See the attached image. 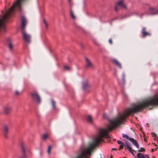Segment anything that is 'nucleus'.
Returning <instances> with one entry per match:
<instances>
[{"instance_id":"nucleus-1","label":"nucleus","mask_w":158,"mask_h":158,"mask_svg":"<svg viewBox=\"0 0 158 158\" xmlns=\"http://www.w3.org/2000/svg\"><path fill=\"white\" fill-rule=\"evenodd\" d=\"M158 105V94L150 98L135 105L132 108L125 110L122 114H120L115 118L109 119V124L107 128L118 127L126 121V119L132 113H136L140 111L144 108L149 106Z\"/></svg>"},{"instance_id":"nucleus-2","label":"nucleus","mask_w":158,"mask_h":158,"mask_svg":"<svg viewBox=\"0 0 158 158\" xmlns=\"http://www.w3.org/2000/svg\"><path fill=\"white\" fill-rule=\"evenodd\" d=\"M32 99L37 103L40 102V97L38 93L35 91H32L31 93Z\"/></svg>"},{"instance_id":"nucleus-3","label":"nucleus","mask_w":158,"mask_h":158,"mask_svg":"<svg viewBox=\"0 0 158 158\" xmlns=\"http://www.w3.org/2000/svg\"><path fill=\"white\" fill-rule=\"evenodd\" d=\"M85 68L86 69H93L94 68V66L90 59L87 57L85 58Z\"/></svg>"},{"instance_id":"nucleus-4","label":"nucleus","mask_w":158,"mask_h":158,"mask_svg":"<svg viewBox=\"0 0 158 158\" xmlns=\"http://www.w3.org/2000/svg\"><path fill=\"white\" fill-rule=\"evenodd\" d=\"M2 113L5 115H8L10 114L11 110V108L7 106H4L2 107Z\"/></svg>"},{"instance_id":"nucleus-5","label":"nucleus","mask_w":158,"mask_h":158,"mask_svg":"<svg viewBox=\"0 0 158 158\" xmlns=\"http://www.w3.org/2000/svg\"><path fill=\"white\" fill-rule=\"evenodd\" d=\"M22 34L24 40L25 42L29 43L30 41L31 36L26 31H22Z\"/></svg>"},{"instance_id":"nucleus-6","label":"nucleus","mask_w":158,"mask_h":158,"mask_svg":"<svg viewBox=\"0 0 158 158\" xmlns=\"http://www.w3.org/2000/svg\"><path fill=\"white\" fill-rule=\"evenodd\" d=\"M21 31H25V28L27 23V21L24 16L21 17Z\"/></svg>"},{"instance_id":"nucleus-7","label":"nucleus","mask_w":158,"mask_h":158,"mask_svg":"<svg viewBox=\"0 0 158 158\" xmlns=\"http://www.w3.org/2000/svg\"><path fill=\"white\" fill-rule=\"evenodd\" d=\"M122 136L123 138H126L130 141L137 148H139L138 144L135 140L130 137L127 135L123 134L122 135Z\"/></svg>"},{"instance_id":"nucleus-8","label":"nucleus","mask_w":158,"mask_h":158,"mask_svg":"<svg viewBox=\"0 0 158 158\" xmlns=\"http://www.w3.org/2000/svg\"><path fill=\"white\" fill-rule=\"evenodd\" d=\"M83 87L84 90L85 91H89L91 87V85L87 81H85L83 83Z\"/></svg>"},{"instance_id":"nucleus-9","label":"nucleus","mask_w":158,"mask_h":158,"mask_svg":"<svg viewBox=\"0 0 158 158\" xmlns=\"http://www.w3.org/2000/svg\"><path fill=\"white\" fill-rule=\"evenodd\" d=\"M124 0H119L117 2V5L120 6L122 8L124 9H127L126 5L124 3Z\"/></svg>"},{"instance_id":"nucleus-10","label":"nucleus","mask_w":158,"mask_h":158,"mask_svg":"<svg viewBox=\"0 0 158 158\" xmlns=\"http://www.w3.org/2000/svg\"><path fill=\"white\" fill-rule=\"evenodd\" d=\"M142 33L143 37L151 35V34L147 32L146 31V29L145 28H143Z\"/></svg>"},{"instance_id":"nucleus-11","label":"nucleus","mask_w":158,"mask_h":158,"mask_svg":"<svg viewBox=\"0 0 158 158\" xmlns=\"http://www.w3.org/2000/svg\"><path fill=\"white\" fill-rule=\"evenodd\" d=\"M86 120L88 122L90 123H92L93 122L92 117L90 115H88L86 116Z\"/></svg>"},{"instance_id":"nucleus-12","label":"nucleus","mask_w":158,"mask_h":158,"mask_svg":"<svg viewBox=\"0 0 158 158\" xmlns=\"http://www.w3.org/2000/svg\"><path fill=\"white\" fill-rule=\"evenodd\" d=\"M126 146L127 149L131 153V154L133 155H134V152H135V151L132 149L130 147L129 144L126 143Z\"/></svg>"},{"instance_id":"nucleus-13","label":"nucleus","mask_w":158,"mask_h":158,"mask_svg":"<svg viewBox=\"0 0 158 158\" xmlns=\"http://www.w3.org/2000/svg\"><path fill=\"white\" fill-rule=\"evenodd\" d=\"M137 156L139 158H149L148 156L147 155L145 156L143 154L141 153H137Z\"/></svg>"},{"instance_id":"nucleus-14","label":"nucleus","mask_w":158,"mask_h":158,"mask_svg":"<svg viewBox=\"0 0 158 158\" xmlns=\"http://www.w3.org/2000/svg\"><path fill=\"white\" fill-rule=\"evenodd\" d=\"M113 63L116 65L118 66L120 68H121V66L120 63L116 59H114L112 60Z\"/></svg>"},{"instance_id":"nucleus-15","label":"nucleus","mask_w":158,"mask_h":158,"mask_svg":"<svg viewBox=\"0 0 158 158\" xmlns=\"http://www.w3.org/2000/svg\"><path fill=\"white\" fill-rule=\"evenodd\" d=\"M117 142L118 144H120V146L119 147V148H118V149L120 150L123 148L124 145V143L120 140H118Z\"/></svg>"},{"instance_id":"nucleus-16","label":"nucleus","mask_w":158,"mask_h":158,"mask_svg":"<svg viewBox=\"0 0 158 158\" xmlns=\"http://www.w3.org/2000/svg\"><path fill=\"white\" fill-rule=\"evenodd\" d=\"M69 5L70 8H71L73 5V3L72 0H68Z\"/></svg>"},{"instance_id":"nucleus-17","label":"nucleus","mask_w":158,"mask_h":158,"mask_svg":"<svg viewBox=\"0 0 158 158\" xmlns=\"http://www.w3.org/2000/svg\"><path fill=\"white\" fill-rule=\"evenodd\" d=\"M9 47L10 49L12 50L13 49V45L12 43L11 42H10L9 44Z\"/></svg>"},{"instance_id":"nucleus-18","label":"nucleus","mask_w":158,"mask_h":158,"mask_svg":"<svg viewBox=\"0 0 158 158\" xmlns=\"http://www.w3.org/2000/svg\"><path fill=\"white\" fill-rule=\"evenodd\" d=\"M43 22L45 24L46 28H48V22L45 19H44Z\"/></svg>"},{"instance_id":"nucleus-19","label":"nucleus","mask_w":158,"mask_h":158,"mask_svg":"<svg viewBox=\"0 0 158 158\" xmlns=\"http://www.w3.org/2000/svg\"><path fill=\"white\" fill-rule=\"evenodd\" d=\"M71 15L72 18L73 19H75L76 18V17L74 15V14L73 13V11L71 10L70 11Z\"/></svg>"},{"instance_id":"nucleus-20","label":"nucleus","mask_w":158,"mask_h":158,"mask_svg":"<svg viewBox=\"0 0 158 158\" xmlns=\"http://www.w3.org/2000/svg\"><path fill=\"white\" fill-rule=\"evenodd\" d=\"M118 5H117V3H116V4L115 5L114 9L115 11L116 12H118V11L119 10V8L118 6Z\"/></svg>"},{"instance_id":"nucleus-21","label":"nucleus","mask_w":158,"mask_h":158,"mask_svg":"<svg viewBox=\"0 0 158 158\" xmlns=\"http://www.w3.org/2000/svg\"><path fill=\"white\" fill-rule=\"evenodd\" d=\"M48 136V135L46 134H44L43 135V138L44 139H45Z\"/></svg>"},{"instance_id":"nucleus-22","label":"nucleus","mask_w":158,"mask_h":158,"mask_svg":"<svg viewBox=\"0 0 158 158\" xmlns=\"http://www.w3.org/2000/svg\"><path fill=\"white\" fill-rule=\"evenodd\" d=\"M149 10L152 11H155L156 10V8L153 7L151 6L149 8Z\"/></svg>"},{"instance_id":"nucleus-23","label":"nucleus","mask_w":158,"mask_h":158,"mask_svg":"<svg viewBox=\"0 0 158 158\" xmlns=\"http://www.w3.org/2000/svg\"><path fill=\"white\" fill-rule=\"evenodd\" d=\"M64 68L65 70H69L70 69V68L69 67L66 65L64 66Z\"/></svg>"},{"instance_id":"nucleus-24","label":"nucleus","mask_w":158,"mask_h":158,"mask_svg":"<svg viewBox=\"0 0 158 158\" xmlns=\"http://www.w3.org/2000/svg\"><path fill=\"white\" fill-rule=\"evenodd\" d=\"M8 131V129H4L3 132L4 133L5 135H6V134Z\"/></svg>"},{"instance_id":"nucleus-25","label":"nucleus","mask_w":158,"mask_h":158,"mask_svg":"<svg viewBox=\"0 0 158 158\" xmlns=\"http://www.w3.org/2000/svg\"><path fill=\"white\" fill-rule=\"evenodd\" d=\"M51 149V147L50 146H49L48 147V154H50V151Z\"/></svg>"},{"instance_id":"nucleus-26","label":"nucleus","mask_w":158,"mask_h":158,"mask_svg":"<svg viewBox=\"0 0 158 158\" xmlns=\"http://www.w3.org/2000/svg\"><path fill=\"white\" fill-rule=\"evenodd\" d=\"M15 95H17V96H18L20 94L18 90H16L15 92Z\"/></svg>"},{"instance_id":"nucleus-27","label":"nucleus","mask_w":158,"mask_h":158,"mask_svg":"<svg viewBox=\"0 0 158 158\" xmlns=\"http://www.w3.org/2000/svg\"><path fill=\"white\" fill-rule=\"evenodd\" d=\"M52 103L53 108H55V102L54 101H52Z\"/></svg>"},{"instance_id":"nucleus-28","label":"nucleus","mask_w":158,"mask_h":158,"mask_svg":"<svg viewBox=\"0 0 158 158\" xmlns=\"http://www.w3.org/2000/svg\"><path fill=\"white\" fill-rule=\"evenodd\" d=\"M79 45L81 48H84L85 46H84V44L83 43H80Z\"/></svg>"},{"instance_id":"nucleus-29","label":"nucleus","mask_w":158,"mask_h":158,"mask_svg":"<svg viewBox=\"0 0 158 158\" xmlns=\"http://www.w3.org/2000/svg\"><path fill=\"white\" fill-rule=\"evenodd\" d=\"M94 43L97 46H99V44L98 43V42L96 41V40H94Z\"/></svg>"},{"instance_id":"nucleus-30","label":"nucleus","mask_w":158,"mask_h":158,"mask_svg":"<svg viewBox=\"0 0 158 158\" xmlns=\"http://www.w3.org/2000/svg\"><path fill=\"white\" fill-rule=\"evenodd\" d=\"M139 152H143L144 151V149L143 148H141L139 150H138Z\"/></svg>"},{"instance_id":"nucleus-31","label":"nucleus","mask_w":158,"mask_h":158,"mask_svg":"<svg viewBox=\"0 0 158 158\" xmlns=\"http://www.w3.org/2000/svg\"><path fill=\"white\" fill-rule=\"evenodd\" d=\"M3 127L4 128H7L8 127L7 125L4 124L3 125Z\"/></svg>"},{"instance_id":"nucleus-32","label":"nucleus","mask_w":158,"mask_h":158,"mask_svg":"<svg viewBox=\"0 0 158 158\" xmlns=\"http://www.w3.org/2000/svg\"><path fill=\"white\" fill-rule=\"evenodd\" d=\"M125 82V79L124 77H123L122 79V83H124Z\"/></svg>"},{"instance_id":"nucleus-33","label":"nucleus","mask_w":158,"mask_h":158,"mask_svg":"<svg viewBox=\"0 0 158 158\" xmlns=\"http://www.w3.org/2000/svg\"><path fill=\"white\" fill-rule=\"evenodd\" d=\"M109 42L110 44H112V41L111 39H110L109 40Z\"/></svg>"},{"instance_id":"nucleus-34","label":"nucleus","mask_w":158,"mask_h":158,"mask_svg":"<svg viewBox=\"0 0 158 158\" xmlns=\"http://www.w3.org/2000/svg\"><path fill=\"white\" fill-rule=\"evenodd\" d=\"M152 135H153V136H156V135L155 133H153Z\"/></svg>"},{"instance_id":"nucleus-35","label":"nucleus","mask_w":158,"mask_h":158,"mask_svg":"<svg viewBox=\"0 0 158 158\" xmlns=\"http://www.w3.org/2000/svg\"><path fill=\"white\" fill-rule=\"evenodd\" d=\"M112 150H116V148H113Z\"/></svg>"},{"instance_id":"nucleus-36","label":"nucleus","mask_w":158,"mask_h":158,"mask_svg":"<svg viewBox=\"0 0 158 158\" xmlns=\"http://www.w3.org/2000/svg\"><path fill=\"white\" fill-rule=\"evenodd\" d=\"M105 115H104L103 116L104 118H105Z\"/></svg>"},{"instance_id":"nucleus-37","label":"nucleus","mask_w":158,"mask_h":158,"mask_svg":"<svg viewBox=\"0 0 158 158\" xmlns=\"http://www.w3.org/2000/svg\"><path fill=\"white\" fill-rule=\"evenodd\" d=\"M144 141H146V140L145 139H144Z\"/></svg>"}]
</instances>
